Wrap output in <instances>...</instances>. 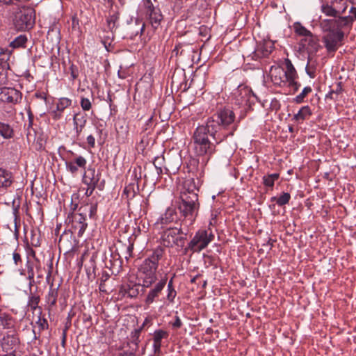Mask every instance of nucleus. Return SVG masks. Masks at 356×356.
I'll return each mask as SVG.
<instances>
[{"instance_id": "39", "label": "nucleus", "mask_w": 356, "mask_h": 356, "mask_svg": "<svg viewBox=\"0 0 356 356\" xmlns=\"http://www.w3.org/2000/svg\"><path fill=\"white\" fill-rule=\"evenodd\" d=\"M165 253V248L162 246H158L156 248L152 253L145 259L147 261H151L154 263L156 266H159V261L162 259Z\"/></svg>"}, {"instance_id": "29", "label": "nucleus", "mask_w": 356, "mask_h": 356, "mask_svg": "<svg viewBox=\"0 0 356 356\" xmlns=\"http://www.w3.org/2000/svg\"><path fill=\"white\" fill-rule=\"evenodd\" d=\"M60 285L56 287L54 286L53 282L50 284L49 291L45 296V301L47 304V309L51 310L52 307H55L58 296V289Z\"/></svg>"}, {"instance_id": "51", "label": "nucleus", "mask_w": 356, "mask_h": 356, "mask_svg": "<svg viewBox=\"0 0 356 356\" xmlns=\"http://www.w3.org/2000/svg\"><path fill=\"white\" fill-rule=\"evenodd\" d=\"M11 51L7 49L0 48V63L1 65L9 60Z\"/></svg>"}, {"instance_id": "2", "label": "nucleus", "mask_w": 356, "mask_h": 356, "mask_svg": "<svg viewBox=\"0 0 356 356\" xmlns=\"http://www.w3.org/2000/svg\"><path fill=\"white\" fill-rule=\"evenodd\" d=\"M97 203H86L79 207L77 213H69L65 222L68 227H70L72 233L76 232L78 236H81L88 227L87 215L88 214L90 218H93L97 213Z\"/></svg>"}, {"instance_id": "42", "label": "nucleus", "mask_w": 356, "mask_h": 356, "mask_svg": "<svg viewBox=\"0 0 356 356\" xmlns=\"http://www.w3.org/2000/svg\"><path fill=\"white\" fill-rule=\"evenodd\" d=\"M293 29L296 34L306 38L312 36V32L303 26L300 22H296L293 24Z\"/></svg>"}, {"instance_id": "13", "label": "nucleus", "mask_w": 356, "mask_h": 356, "mask_svg": "<svg viewBox=\"0 0 356 356\" xmlns=\"http://www.w3.org/2000/svg\"><path fill=\"white\" fill-rule=\"evenodd\" d=\"M167 276L162 277L147 293L145 302L147 305H150L154 302L157 301L167 283Z\"/></svg>"}, {"instance_id": "7", "label": "nucleus", "mask_w": 356, "mask_h": 356, "mask_svg": "<svg viewBox=\"0 0 356 356\" xmlns=\"http://www.w3.org/2000/svg\"><path fill=\"white\" fill-rule=\"evenodd\" d=\"M158 266L151 261L145 259L138 268L140 278L143 281L142 286L143 288H149L156 281L157 276L156 274Z\"/></svg>"}, {"instance_id": "37", "label": "nucleus", "mask_w": 356, "mask_h": 356, "mask_svg": "<svg viewBox=\"0 0 356 356\" xmlns=\"http://www.w3.org/2000/svg\"><path fill=\"white\" fill-rule=\"evenodd\" d=\"M40 301V297L35 293H31L29 296L27 307L33 312L39 310L40 315L42 314V308L38 305Z\"/></svg>"}, {"instance_id": "35", "label": "nucleus", "mask_w": 356, "mask_h": 356, "mask_svg": "<svg viewBox=\"0 0 356 356\" xmlns=\"http://www.w3.org/2000/svg\"><path fill=\"white\" fill-rule=\"evenodd\" d=\"M317 67L318 62L316 58H314V55L308 56L305 70L310 78L314 79L316 76Z\"/></svg>"}, {"instance_id": "53", "label": "nucleus", "mask_w": 356, "mask_h": 356, "mask_svg": "<svg viewBox=\"0 0 356 356\" xmlns=\"http://www.w3.org/2000/svg\"><path fill=\"white\" fill-rule=\"evenodd\" d=\"M80 105L83 111H88L92 108V104L89 99L82 97L80 101Z\"/></svg>"}, {"instance_id": "31", "label": "nucleus", "mask_w": 356, "mask_h": 356, "mask_svg": "<svg viewBox=\"0 0 356 356\" xmlns=\"http://www.w3.org/2000/svg\"><path fill=\"white\" fill-rule=\"evenodd\" d=\"M49 328V323L47 320L42 316V314L38 316V319L35 322V326H33V332L34 334V339H39L41 336V332L47 330Z\"/></svg>"}, {"instance_id": "21", "label": "nucleus", "mask_w": 356, "mask_h": 356, "mask_svg": "<svg viewBox=\"0 0 356 356\" xmlns=\"http://www.w3.org/2000/svg\"><path fill=\"white\" fill-rule=\"evenodd\" d=\"M19 343V339L17 337V334H7L5 335L1 342V346L5 352H10L15 350L17 346Z\"/></svg>"}, {"instance_id": "46", "label": "nucleus", "mask_w": 356, "mask_h": 356, "mask_svg": "<svg viewBox=\"0 0 356 356\" xmlns=\"http://www.w3.org/2000/svg\"><path fill=\"white\" fill-rule=\"evenodd\" d=\"M27 37L26 35H20L13 40L10 46L14 49L19 47H25V44L27 42Z\"/></svg>"}, {"instance_id": "25", "label": "nucleus", "mask_w": 356, "mask_h": 356, "mask_svg": "<svg viewBox=\"0 0 356 356\" xmlns=\"http://www.w3.org/2000/svg\"><path fill=\"white\" fill-rule=\"evenodd\" d=\"M199 191V181H197L193 177L188 178L184 180L182 185V188L180 192V195L185 194L186 196L195 194L198 195Z\"/></svg>"}, {"instance_id": "16", "label": "nucleus", "mask_w": 356, "mask_h": 356, "mask_svg": "<svg viewBox=\"0 0 356 356\" xmlns=\"http://www.w3.org/2000/svg\"><path fill=\"white\" fill-rule=\"evenodd\" d=\"M300 45L305 50L308 56L315 55L318 51L320 44L318 38L312 33V36H307L300 40Z\"/></svg>"}, {"instance_id": "52", "label": "nucleus", "mask_w": 356, "mask_h": 356, "mask_svg": "<svg viewBox=\"0 0 356 356\" xmlns=\"http://www.w3.org/2000/svg\"><path fill=\"white\" fill-rule=\"evenodd\" d=\"M78 199L79 195L77 194H73L71 199L70 209L69 213H77L76 209L78 208Z\"/></svg>"}, {"instance_id": "6", "label": "nucleus", "mask_w": 356, "mask_h": 356, "mask_svg": "<svg viewBox=\"0 0 356 356\" xmlns=\"http://www.w3.org/2000/svg\"><path fill=\"white\" fill-rule=\"evenodd\" d=\"M35 23V10L32 7H22L15 15L13 24L19 31H29Z\"/></svg>"}, {"instance_id": "18", "label": "nucleus", "mask_w": 356, "mask_h": 356, "mask_svg": "<svg viewBox=\"0 0 356 356\" xmlns=\"http://www.w3.org/2000/svg\"><path fill=\"white\" fill-rule=\"evenodd\" d=\"M250 90L245 86L240 85L232 92V98L237 105L246 104L249 101Z\"/></svg>"}, {"instance_id": "27", "label": "nucleus", "mask_w": 356, "mask_h": 356, "mask_svg": "<svg viewBox=\"0 0 356 356\" xmlns=\"http://www.w3.org/2000/svg\"><path fill=\"white\" fill-rule=\"evenodd\" d=\"M148 22L151 24L152 27L156 30L161 25L163 19V16L159 8H156L152 10L145 13Z\"/></svg>"}, {"instance_id": "12", "label": "nucleus", "mask_w": 356, "mask_h": 356, "mask_svg": "<svg viewBox=\"0 0 356 356\" xmlns=\"http://www.w3.org/2000/svg\"><path fill=\"white\" fill-rule=\"evenodd\" d=\"M32 259H29L26 261V268L28 273V279L31 282L33 281L35 272L34 268H36V274L38 278L43 277V272L41 266L40 261L35 257V253L33 250L31 251Z\"/></svg>"}, {"instance_id": "1", "label": "nucleus", "mask_w": 356, "mask_h": 356, "mask_svg": "<svg viewBox=\"0 0 356 356\" xmlns=\"http://www.w3.org/2000/svg\"><path fill=\"white\" fill-rule=\"evenodd\" d=\"M238 122L232 108L225 106L218 109L194 131L193 140L196 154L207 157L208 162L216 152V145L234 136Z\"/></svg>"}, {"instance_id": "34", "label": "nucleus", "mask_w": 356, "mask_h": 356, "mask_svg": "<svg viewBox=\"0 0 356 356\" xmlns=\"http://www.w3.org/2000/svg\"><path fill=\"white\" fill-rule=\"evenodd\" d=\"M120 12L118 10L113 11V13H110L106 17V21L107 27L109 31L113 34L118 27V21L120 19Z\"/></svg>"}, {"instance_id": "48", "label": "nucleus", "mask_w": 356, "mask_h": 356, "mask_svg": "<svg viewBox=\"0 0 356 356\" xmlns=\"http://www.w3.org/2000/svg\"><path fill=\"white\" fill-rule=\"evenodd\" d=\"M72 104V100L67 97H61L58 99L56 104V108L58 111H64L65 108L70 106Z\"/></svg>"}, {"instance_id": "4", "label": "nucleus", "mask_w": 356, "mask_h": 356, "mask_svg": "<svg viewBox=\"0 0 356 356\" xmlns=\"http://www.w3.org/2000/svg\"><path fill=\"white\" fill-rule=\"evenodd\" d=\"M199 208L198 195H180L178 209L181 215L190 221L191 225L195 221Z\"/></svg>"}, {"instance_id": "8", "label": "nucleus", "mask_w": 356, "mask_h": 356, "mask_svg": "<svg viewBox=\"0 0 356 356\" xmlns=\"http://www.w3.org/2000/svg\"><path fill=\"white\" fill-rule=\"evenodd\" d=\"M325 35L322 40L328 53H334L339 47L343 45L345 37L344 31H334L332 30H322Z\"/></svg>"}, {"instance_id": "36", "label": "nucleus", "mask_w": 356, "mask_h": 356, "mask_svg": "<svg viewBox=\"0 0 356 356\" xmlns=\"http://www.w3.org/2000/svg\"><path fill=\"white\" fill-rule=\"evenodd\" d=\"M312 115V112L309 106L301 107L299 111L293 115V120L298 122H302L307 120Z\"/></svg>"}, {"instance_id": "24", "label": "nucleus", "mask_w": 356, "mask_h": 356, "mask_svg": "<svg viewBox=\"0 0 356 356\" xmlns=\"http://www.w3.org/2000/svg\"><path fill=\"white\" fill-rule=\"evenodd\" d=\"M270 79L275 86L284 87L286 86L284 80V69L281 67L272 66L270 70Z\"/></svg>"}, {"instance_id": "57", "label": "nucleus", "mask_w": 356, "mask_h": 356, "mask_svg": "<svg viewBox=\"0 0 356 356\" xmlns=\"http://www.w3.org/2000/svg\"><path fill=\"white\" fill-rule=\"evenodd\" d=\"M177 296V291H175V288L168 289V294H167V300L169 301V302L172 303L174 302V300Z\"/></svg>"}, {"instance_id": "54", "label": "nucleus", "mask_w": 356, "mask_h": 356, "mask_svg": "<svg viewBox=\"0 0 356 356\" xmlns=\"http://www.w3.org/2000/svg\"><path fill=\"white\" fill-rule=\"evenodd\" d=\"M80 29V21L77 17L76 13H74L72 16V29L74 31H79Z\"/></svg>"}, {"instance_id": "9", "label": "nucleus", "mask_w": 356, "mask_h": 356, "mask_svg": "<svg viewBox=\"0 0 356 356\" xmlns=\"http://www.w3.org/2000/svg\"><path fill=\"white\" fill-rule=\"evenodd\" d=\"M322 30H332L334 31H344L345 29H352V19L346 16L339 15L333 19H324L320 22Z\"/></svg>"}, {"instance_id": "45", "label": "nucleus", "mask_w": 356, "mask_h": 356, "mask_svg": "<svg viewBox=\"0 0 356 356\" xmlns=\"http://www.w3.org/2000/svg\"><path fill=\"white\" fill-rule=\"evenodd\" d=\"M280 177L278 173L270 174L263 177V184L266 187L273 188L274 186L275 181Z\"/></svg>"}, {"instance_id": "28", "label": "nucleus", "mask_w": 356, "mask_h": 356, "mask_svg": "<svg viewBox=\"0 0 356 356\" xmlns=\"http://www.w3.org/2000/svg\"><path fill=\"white\" fill-rule=\"evenodd\" d=\"M27 114H28V118L29 122L27 124H25L24 127L26 129V140L29 143H33L35 140L36 136V131L33 128V120H34V115L33 112L31 111V109L29 108L27 110Z\"/></svg>"}, {"instance_id": "23", "label": "nucleus", "mask_w": 356, "mask_h": 356, "mask_svg": "<svg viewBox=\"0 0 356 356\" xmlns=\"http://www.w3.org/2000/svg\"><path fill=\"white\" fill-rule=\"evenodd\" d=\"M145 27V24L141 20L138 19H131L127 28V34L130 39L134 40L137 35H141L144 32Z\"/></svg>"}, {"instance_id": "33", "label": "nucleus", "mask_w": 356, "mask_h": 356, "mask_svg": "<svg viewBox=\"0 0 356 356\" xmlns=\"http://www.w3.org/2000/svg\"><path fill=\"white\" fill-rule=\"evenodd\" d=\"M140 287L141 286L140 284L133 283L124 284L121 286L120 293H122L123 296L136 298L139 294Z\"/></svg>"}, {"instance_id": "26", "label": "nucleus", "mask_w": 356, "mask_h": 356, "mask_svg": "<svg viewBox=\"0 0 356 356\" xmlns=\"http://www.w3.org/2000/svg\"><path fill=\"white\" fill-rule=\"evenodd\" d=\"M144 325L140 327L134 329L127 337V346L130 350L137 352L139 348V343L140 342V337Z\"/></svg>"}, {"instance_id": "55", "label": "nucleus", "mask_w": 356, "mask_h": 356, "mask_svg": "<svg viewBox=\"0 0 356 356\" xmlns=\"http://www.w3.org/2000/svg\"><path fill=\"white\" fill-rule=\"evenodd\" d=\"M70 76L72 81L77 79L79 74V68L74 64H72L70 67Z\"/></svg>"}, {"instance_id": "10", "label": "nucleus", "mask_w": 356, "mask_h": 356, "mask_svg": "<svg viewBox=\"0 0 356 356\" xmlns=\"http://www.w3.org/2000/svg\"><path fill=\"white\" fill-rule=\"evenodd\" d=\"M284 64L285 66L284 80L286 82V86L291 88L293 92H296L301 86L300 83H299L298 81V74L290 59H284Z\"/></svg>"}, {"instance_id": "59", "label": "nucleus", "mask_w": 356, "mask_h": 356, "mask_svg": "<svg viewBox=\"0 0 356 356\" xmlns=\"http://www.w3.org/2000/svg\"><path fill=\"white\" fill-rule=\"evenodd\" d=\"M172 326L175 329H179L182 326V322L178 316H175V321L172 323Z\"/></svg>"}, {"instance_id": "15", "label": "nucleus", "mask_w": 356, "mask_h": 356, "mask_svg": "<svg viewBox=\"0 0 356 356\" xmlns=\"http://www.w3.org/2000/svg\"><path fill=\"white\" fill-rule=\"evenodd\" d=\"M22 99V93L14 88H0V100L3 102L17 104Z\"/></svg>"}, {"instance_id": "47", "label": "nucleus", "mask_w": 356, "mask_h": 356, "mask_svg": "<svg viewBox=\"0 0 356 356\" xmlns=\"http://www.w3.org/2000/svg\"><path fill=\"white\" fill-rule=\"evenodd\" d=\"M332 2L334 7L337 6L339 8L337 10L339 15H341L345 13L348 8V3L346 0H333Z\"/></svg>"}, {"instance_id": "44", "label": "nucleus", "mask_w": 356, "mask_h": 356, "mask_svg": "<svg viewBox=\"0 0 356 356\" xmlns=\"http://www.w3.org/2000/svg\"><path fill=\"white\" fill-rule=\"evenodd\" d=\"M186 51H191L193 53L195 52V50L194 49V48H193V47L191 45L184 44L182 43H179L177 44H176L172 52L175 53L176 56H177L179 54L180 56H182V55H184V54Z\"/></svg>"}, {"instance_id": "17", "label": "nucleus", "mask_w": 356, "mask_h": 356, "mask_svg": "<svg viewBox=\"0 0 356 356\" xmlns=\"http://www.w3.org/2000/svg\"><path fill=\"white\" fill-rule=\"evenodd\" d=\"M101 173L96 172L95 169L89 167L83 174L82 181L86 185H96L104 186V180L100 181Z\"/></svg>"}, {"instance_id": "41", "label": "nucleus", "mask_w": 356, "mask_h": 356, "mask_svg": "<svg viewBox=\"0 0 356 356\" xmlns=\"http://www.w3.org/2000/svg\"><path fill=\"white\" fill-rule=\"evenodd\" d=\"M0 135L5 139H9L13 137V129L4 122H0Z\"/></svg>"}, {"instance_id": "22", "label": "nucleus", "mask_w": 356, "mask_h": 356, "mask_svg": "<svg viewBox=\"0 0 356 356\" xmlns=\"http://www.w3.org/2000/svg\"><path fill=\"white\" fill-rule=\"evenodd\" d=\"M169 337L167 331L159 329L156 330L153 334V350L156 356H159L161 353V341Z\"/></svg>"}, {"instance_id": "20", "label": "nucleus", "mask_w": 356, "mask_h": 356, "mask_svg": "<svg viewBox=\"0 0 356 356\" xmlns=\"http://www.w3.org/2000/svg\"><path fill=\"white\" fill-rule=\"evenodd\" d=\"M86 159L82 156H78L74 159L65 162L66 170L73 175L77 174L79 168L86 169Z\"/></svg>"}, {"instance_id": "32", "label": "nucleus", "mask_w": 356, "mask_h": 356, "mask_svg": "<svg viewBox=\"0 0 356 356\" xmlns=\"http://www.w3.org/2000/svg\"><path fill=\"white\" fill-rule=\"evenodd\" d=\"M273 45L270 42L260 44L253 52L252 58L256 60L259 58L267 57L273 51Z\"/></svg>"}, {"instance_id": "43", "label": "nucleus", "mask_w": 356, "mask_h": 356, "mask_svg": "<svg viewBox=\"0 0 356 356\" xmlns=\"http://www.w3.org/2000/svg\"><path fill=\"white\" fill-rule=\"evenodd\" d=\"M337 8H339L337 6H334L333 2L332 1L331 4H323L321 6L322 12L327 16L333 17L334 18L339 16L337 13Z\"/></svg>"}, {"instance_id": "49", "label": "nucleus", "mask_w": 356, "mask_h": 356, "mask_svg": "<svg viewBox=\"0 0 356 356\" xmlns=\"http://www.w3.org/2000/svg\"><path fill=\"white\" fill-rule=\"evenodd\" d=\"M312 91V89L310 86L305 87L303 88V90H302V92L295 97V99H294L295 102H296L297 104H300V103L303 102L305 97L309 93H310Z\"/></svg>"}, {"instance_id": "50", "label": "nucleus", "mask_w": 356, "mask_h": 356, "mask_svg": "<svg viewBox=\"0 0 356 356\" xmlns=\"http://www.w3.org/2000/svg\"><path fill=\"white\" fill-rule=\"evenodd\" d=\"M135 195L134 184H130L124 187L122 195H126L127 199H133Z\"/></svg>"}, {"instance_id": "38", "label": "nucleus", "mask_w": 356, "mask_h": 356, "mask_svg": "<svg viewBox=\"0 0 356 356\" xmlns=\"http://www.w3.org/2000/svg\"><path fill=\"white\" fill-rule=\"evenodd\" d=\"M13 183L12 173L5 169L0 168V187L8 188Z\"/></svg>"}, {"instance_id": "11", "label": "nucleus", "mask_w": 356, "mask_h": 356, "mask_svg": "<svg viewBox=\"0 0 356 356\" xmlns=\"http://www.w3.org/2000/svg\"><path fill=\"white\" fill-rule=\"evenodd\" d=\"M87 122L88 115L86 113L79 111L73 115L74 137L76 140H81L83 138L82 133Z\"/></svg>"}, {"instance_id": "14", "label": "nucleus", "mask_w": 356, "mask_h": 356, "mask_svg": "<svg viewBox=\"0 0 356 356\" xmlns=\"http://www.w3.org/2000/svg\"><path fill=\"white\" fill-rule=\"evenodd\" d=\"M177 220V213L175 208L168 207L154 222V226L156 229H164L170 223Z\"/></svg>"}, {"instance_id": "60", "label": "nucleus", "mask_w": 356, "mask_h": 356, "mask_svg": "<svg viewBox=\"0 0 356 356\" xmlns=\"http://www.w3.org/2000/svg\"><path fill=\"white\" fill-rule=\"evenodd\" d=\"M13 261H14L15 265H18L19 264H22V263L21 255L17 251H15L13 253Z\"/></svg>"}, {"instance_id": "62", "label": "nucleus", "mask_w": 356, "mask_h": 356, "mask_svg": "<svg viewBox=\"0 0 356 356\" xmlns=\"http://www.w3.org/2000/svg\"><path fill=\"white\" fill-rule=\"evenodd\" d=\"M87 143L90 148H94L95 146V137L92 135L88 136L87 138Z\"/></svg>"}, {"instance_id": "5", "label": "nucleus", "mask_w": 356, "mask_h": 356, "mask_svg": "<svg viewBox=\"0 0 356 356\" xmlns=\"http://www.w3.org/2000/svg\"><path fill=\"white\" fill-rule=\"evenodd\" d=\"M214 239V235L210 229H199L192 239L184 248V254L200 252Z\"/></svg>"}, {"instance_id": "56", "label": "nucleus", "mask_w": 356, "mask_h": 356, "mask_svg": "<svg viewBox=\"0 0 356 356\" xmlns=\"http://www.w3.org/2000/svg\"><path fill=\"white\" fill-rule=\"evenodd\" d=\"M88 188L86 189V191L85 193V195L86 197H90L93 193L95 188H98L99 190L102 191L103 190L104 187L103 186H96V185H87Z\"/></svg>"}, {"instance_id": "58", "label": "nucleus", "mask_w": 356, "mask_h": 356, "mask_svg": "<svg viewBox=\"0 0 356 356\" xmlns=\"http://www.w3.org/2000/svg\"><path fill=\"white\" fill-rule=\"evenodd\" d=\"M143 1L145 13L149 10H152L157 8L154 6L152 0H143Z\"/></svg>"}, {"instance_id": "19", "label": "nucleus", "mask_w": 356, "mask_h": 356, "mask_svg": "<svg viewBox=\"0 0 356 356\" xmlns=\"http://www.w3.org/2000/svg\"><path fill=\"white\" fill-rule=\"evenodd\" d=\"M207 157L202 158V163L200 165V161L195 158H191L187 163L188 172L195 175L197 179L201 177L204 173V168L207 162Z\"/></svg>"}, {"instance_id": "30", "label": "nucleus", "mask_w": 356, "mask_h": 356, "mask_svg": "<svg viewBox=\"0 0 356 356\" xmlns=\"http://www.w3.org/2000/svg\"><path fill=\"white\" fill-rule=\"evenodd\" d=\"M15 319L10 314L0 309V327L5 330H15Z\"/></svg>"}, {"instance_id": "64", "label": "nucleus", "mask_w": 356, "mask_h": 356, "mask_svg": "<svg viewBox=\"0 0 356 356\" xmlns=\"http://www.w3.org/2000/svg\"><path fill=\"white\" fill-rule=\"evenodd\" d=\"M136 352H134L132 350H129V351L125 350V351H123L122 353H120L118 355V356H136Z\"/></svg>"}, {"instance_id": "40", "label": "nucleus", "mask_w": 356, "mask_h": 356, "mask_svg": "<svg viewBox=\"0 0 356 356\" xmlns=\"http://www.w3.org/2000/svg\"><path fill=\"white\" fill-rule=\"evenodd\" d=\"M290 200V193L283 192L279 197H272L270 198V202H275L278 206L282 207L287 204L289 202Z\"/></svg>"}, {"instance_id": "3", "label": "nucleus", "mask_w": 356, "mask_h": 356, "mask_svg": "<svg viewBox=\"0 0 356 356\" xmlns=\"http://www.w3.org/2000/svg\"><path fill=\"white\" fill-rule=\"evenodd\" d=\"M187 232L177 227H170L165 229L161 233V240L165 247L184 248L186 247Z\"/></svg>"}, {"instance_id": "61", "label": "nucleus", "mask_w": 356, "mask_h": 356, "mask_svg": "<svg viewBox=\"0 0 356 356\" xmlns=\"http://www.w3.org/2000/svg\"><path fill=\"white\" fill-rule=\"evenodd\" d=\"M62 113L63 111H58L56 108L55 111L51 112V115L54 120H58L62 118Z\"/></svg>"}, {"instance_id": "63", "label": "nucleus", "mask_w": 356, "mask_h": 356, "mask_svg": "<svg viewBox=\"0 0 356 356\" xmlns=\"http://www.w3.org/2000/svg\"><path fill=\"white\" fill-rule=\"evenodd\" d=\"M350 13L351 15L348 16V17H350L352 19V24H353V22L356 20V7L352 6L350 10Z\"/></svg>"}]
</instances>
